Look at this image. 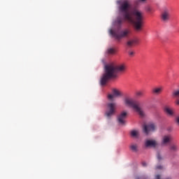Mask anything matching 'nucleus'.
Instances as JSON below:
<instances>
[{
  "mask_svg": "<svg viewBox=\"0 0 179 179\" xmlns=\"http://www.w3.org/2000/svg\"><path fill=\"white\" fill-rule=\"evenodd\" d=\"M130 8L128 1H123L119 7L120 10L124 13L123 17L124 20L133 23L134 30L136 31H142L143 27V14L138 9H134L131 12V15L128 12Z\"/></svg>",
  "mask_w": 179,
  "mask_h": 179,
  "instance_id": "1",
  "label": "nucleus"
},
{
  "mask_svg": "<svg viewBox=\"0 0 179 179\" xmlns=\"http://www.w3.org/2000/svg\"><path fill=\"white\" fill-rule=\"evenodd\" d=\"M115 64L114 63H110L105 65L104 68V73L101 78V86H104L107 84V83L110 80V79H113V78H115Z\"/></svg>",
  "mask_w": 179,
  "mask_h": 179,
  "instance_id": "2",
  "label": "nucleus"
},
{
  "mask_svg": "<svg viewBox=\"0 0 179 179\" xmlns=\"http://www.w3.org/2000/svg\"><path fill=\"white\" fill-rule=\"evenodd\" d=\"M124 103L127 104V106H129V107H131V108H133V110H134V111H136V113H137L140 117H145V111H143L142 108H141L139 103L129 99H126Z\"/></svg>",
  "mask_w": 179,
  "mask_h": 179,
  "instance_id": "3",
  "label": "nucleus"
},
{
  "mask_svg": "<svg viewBox=\"0 0 179 179\" xmlns=\"http://www.w3.org/2000/svg\"><path fill=\"white\" fill-rule=\"evenodd\" d=\"M110 33L111 36H113V37L117 40V41H120V40H121L122 38H124V37H128V35L129 34V33H131V31H129V29H124L118 32L117 31L111 29L110 31Z\"/></svg>",
  "mask_w": 179,
  "mask_h": 179,
  "instance_id": "4",
  "label": "nucleus"
},
{
  "mask_svg": "<svg viewBox=\"0 0 179 179\" xmlns=\"http://www.w3.org/2000/svg\"><path fill=\"white\" fill-rule=\"evenodd\" d=\"M117 110V103H108L106 106V111L105 113V116L107 118H111Z\"/></svg>",
  "mask_w": 179,
  "mask_h": 179,
  "instance_id": "5",
  "label": "nucleus"
},
{
  "mask_svg": "<svg viewBox=\"0 0 179 179\" xmlns=\"http://www.w3.org/2000/svg\"><path fill=\"white\" fill-rule=\"evenodd\" d=\"M171 19V10L170 8H164L161 13V20L163 23H169Z\"/></svg>",
  "mask_w": 179,
  "mask_h": 179,
  "instance_id": "6",
  "label": "nucleus"
},
{
  "mask_svg": "<svg viewBox=\"0 0 179 179\" xmlns=\"http://www.w3.org/2000/svg\"><path fill=\"white\" fill-rule=\"evenodd\" d=\"M156 126L155 124H145L143 126V131L145 135H149L150 132H155Z\"/></svg>",
  "mask_w": 179,
  "mask_h": 179,
  "instance_id": "7",
  "label": "nucleus"
},
{
  "mask_svg": "<svg viewBox=\"0 0 179 179\" xmlns=\"http://www.w3.org/2000/svg\"><path fill=\"white\" fill-rule=\"evenodd\" d=\"M112 93L113 94H109L108 95V100H110V101H113V100H114V98L115 97H118L120 96H122V94L121 93V92H120V90H117V89H113L112 90Z\"/></svg>",
  "mask_w": 179,
  "mask_h": 179,
  "instance_id": "8",
  "label": "nucleus"
},
{
  "mask_svg": "<svg viewBox=\"0 0 179 179\" xmlns=\"http://www.w3.org/2000/svg\"><path fill=\"white\" fill-rule=\"evenodd\" d=\"M127 113L126 111L122 112L118 116H117V122L120 125H124L125 124V120L127 119Z\"/></svg>",
  "mask_w": 179,
  "mask_h": 179,
  "instance_id": "9",
  "label": "nucleus"
},
{
  "mask_svg": "<svg viewBox=\"0 0 179 179\" xmlns=\"http://www.w3.org/2000/svg\"><path fill=\"white\" fill-rule=\"evenodd\" d=\"M115 70L116 73H124L127 71V65L125 64L115 65Z\"/></svg>",
  "mask_w": 179,
  "mask_h": 179,
  "instance_id": "10",
  "label": "nucleus"
},
{
  "mask_svg": "<svg viewBox=\"0 0 179 179\" xmlns=\"http://www.w3.org/2000/svg\"><path fill=\"white\" fill-rule=\"evenodd\" d=\"M173 141V136L170 134L165 135L162 137V145L166 146Z\"/></svg>",
  "mask_w": 179,
  "mask_h": 179,
  "instance_id": "11",
  "label": "nucleus"
},
{
  "mask_svg": "<svg viewBox=\"0 0 179 179\" xmlns=\"http://www.w3.org/2000/svg\"><path fill=\"white\" fill-rule=\"evenodd\" d=\"M146 148H156L157 142L155 140H148L145 142Z\"/></svg>",
  "mask_w": 179,
  "mask_h": 179,
  "instance_id": "12",
  "label": "nucleus"
},
{
  "mask_svg": "<svg viewBox=\"0 0 179 179\" xmlns=\"http://www.w3.org/2000/svg\"><path fill=\"white\" fill-rule=\"evenodd\" d=\"M136 44H139V40L136 38H133V39H130L127 43V45L128 47H134V45H136Z\"/></svg>",
  "mask_w": 179,
  "mask_h": 179,
  "instance_id": "13",
  "label": "nucleus"
},
{
  "mask_svg": "<svg viewBox=\"0 0 179 179\" xmlns=\"http://www.w3.org/2000/svg\"><path fill=\"white\" fill-rule=\"evenodd\" d=\"M164 113H166V114H167V115H170L171 117H173V115H174V111L173 110V109L166 106L164 108Z\"/></svg>",
  "mask_w": 179,
  "mask_h": 179,
  "instance_id": "14",
  "label": "nucleus"
},
{
  "mask_svg": "<svg viewBox=\"0 0 179 179\" xmlns=\"http://www.w3.org/2000/svg\"><path fill=\"white\" fill-rule=\"evenodd\" d=\"M169 150L173 152H178V145L177 143H172L169 146Z\"/></svg>",
  "mask_w": 179,
  "mask_h": 179,
  "instance_id": "15",
  "label": "nucleus"
},
{
  "mask_svg": "<svg viewBox=\"0 0 179 179\" xmlns=\"http://www.w3.org/2000/svg\"><path fill=\"white\" fill-rule=\"evenodd\" d=\"M130 135L133 138H138L139 136V131H138V130H132L130 132Z\"/></svg>",
  "mask_w": 179,
  "mask_h": 179,
  "instance_id": "16",
  "label": "nucleus"
},
{
  "mask_svg": "<svg viewBox=\"0 0 179 179\" xmlns=\"http://www.w3.org/2000/svg\"><path fill=\"white\" fill-rule=\"evenodd\" d=\"M162 90H163V89L162 87L154 88L152 90V93L154 94H160L162 93Z\"/></svg>",
  "mask_w": 179,
  "mask_h": 179,
  "instance_id": "17",
  "label": "nucleus"
},
{
  "mask_svg": "<svg viewBox=\"0 0 179 179\" xmlns=\"http://www.w3.org/2000/svg\"><path fill=\"white\" fill-rule=\"evenodd\" d=\"M173 99H179V90H175L172 92Z\"/></svg>",
  "mask_w": 179,
  "mask_h": 179,
  "instance_id": "18",
  "label": "nucleus"
},
{
  "mask_svg": "<svg viewBox=\"0 0 179 179\" xmlns=\"http://www.w3.org/2000/svg\"><path fill=\"white\" fill-rule=\"evenodd\" d=\"M130 149L133 152H138V145H136V144H131L130 145Z\"/></svg>",
  "mask_w": 179,
  "mask_h": 179,
  "instance_id": "19",
  "label": "nucleus"
},
{
  "mask_svg": "<svg viewBox=\"0 0 179 179\" xmlns=\"http://www.w3.org/2000/svg\"><path fill=\"white\" fill-rule=\"evenodd\" d=\"M107 53L109 54L110 55H113L115 54V50L114 48H108L107 50Z\"/></svg>",
  "mask_w": 179,
  "mask_h": 179,
  "instance_id": "20",
  "label": "nucleus"
},
{
  "mask_svg": "<svg viewBox=\"0 0 179 179\" xmlns=\"http://www.w3.org/2000/svg\"><path fill=\"white\" fill-rule=\"evenodd\" d=\"M142 96H143V90L137 91L136 92V97H142Z\"/></svg>",
  "mask_w": 179,
  "mask_h": 179,
  "instance_id": "21",
  "label": "nucleus"
},
{
  "mask_svg": "<svg viewBox=\"0 0 179 179\" xmlns=\"http://www.w3.org/2000/svg\"><path fill=\"white\" fill-rule=\"evenodd\" d=\"M157 159L159 162H160L162 160H163V157L162 156V155H160V152H158L157 154Z\"/></svg>",
  "mask_w": 179,
  "mask_h": 179,
  "instance_id": "22",
  "label": "nucleus"
},
{
  "mask_svg": "<svg viewBox=\"0 0 179 179\" xmlns=\"http://www.w3.org/2000/svg\"><path fill=\"white\" fill-rule=\"evenodd\" d=\"M174 122L177 127H179V115L175 117Z\"/></svg>",
  "mask_w": 179,
  "mask_h": 179,
  "instance_id": "23",
  "label": "nucleus"
},
{
  "mask_svg": "<svg viewBox=\"0 0 179 179\" xmlns=\"http://www.w3.org/2000/svg\"><path fill=\"white\" fill-rule=\"evenodd\" d=\"M163 169H164L163 165L158 164L155 166V170H163Z\"/></svg>",
  "mask_w": 179,
  "mask_h": 179,
  "instance_id": "24",
  "label": "nucleus"
},
{
  "mask_svg": "<svg viewBox=\"0 0 179 179\" xmlns=\"http://www.w3.org/2000/svg\"><path fill=\"white\" fill-rule=\"evenodd\" d=\"M117 24H122V19L118 18L117 20Z\"/></svg>",
  "mask_w": 179,
  "mask_h": 179,
  "instance_id": "25",
  "label": "nucleus"
},
{
  "mask_svg": "<svg viewBox=\"0 0 179 179\" xmlns=\"http://www.w3.org/2000/svg\"><path fill=\"white\" fill-rule=\"evenodd\" d=\"M129 55L130 57H134V55H135V52H134V51H129Z\"/></svg>",
  "mask_w": 179,
  "mask_h": 179,
  "instance_id": "26",
  "label": "nucleus"
},
{
  "mask_svg": "<svg viewBox=\"0 0 179 179\" xmlns=\"http://www.w3.org/2000/svg\"><path fill=\"white\" fill-rule=\"evenodd\" d=\"M175 104H176V106H179V98L176 99Z\"/></svg>",
  "mask_w": 179,
  "mask_h": 179,
  "instance_id": "27",
  "label": "nucleus"
},
{
  "mask_svg": "<svg viewBox=\"0 0 179 179\" xmlns=\"http://www.w3.org/2000/svg\"><path fill=\"white\" fill-rule=\"evenodd\" d=\"M167 131H168L169 132H171V131H173V127H168V128H167Z\"/></svg>",
  "mask_w": 179,
  "mask_h": 179,
  "instance_id": "28",
  "label": "nucleus"
},
{
  "mask_svg": "<svg viewBox=\"0 0 179 179\" xmlns=\"http://www.w3.org/2000/svg\"><path fill=\"white\" fill-rule=\"evenodd\" d=\"M142 166H143V167H146V166H148V164L145 162H142Z\"/></svg>",
  "mask_w": 179,
  "mask_h": 179,
  "instance_id": "29",
  "label": "nucleus"
},
{
  "mask_svg": "<svg viewBox=\"0 0 179 179\" xmlns=\"http://www.w3.org/2000/svg\"><path fill=\"white\" fill-rule=\"evenodd\" d=\"M155 179H161L160 175H156L155 176Z\"/></svg>",
  "mask_w": 179,
  "mask_h": 179,
  "instance_id": "30",
  "label": "nucleus"
},
{
  "mask_svg": "<svg viewBox=\"0 0 179 179\" xmlns=\"http://www.w3.org/2000/svg\"><path fill=\"white\" fill-rule=\"evenodd\" d=\"M140 2H146V0H139Z\"/></svg>",
  "mask_w": 179,
  "mask_h": 179,
  "instance_id": "31",
  "label": "nucleus"
},
{
  "mask_svg": "<svg viewBox=\"0 0 179 179\" xmlns=\"http://www.w3.org/2000/svg\"><path fill=\"white\" fill-rule=\"evenodd\" d=\"M136 179H140L139 177H136Z\"/></svg>",
  "mask_w": 179,
  "mask_h": 179,
  "instance_id": "32",
  "label": "nucleus"
}]
</instances>
